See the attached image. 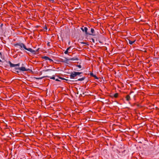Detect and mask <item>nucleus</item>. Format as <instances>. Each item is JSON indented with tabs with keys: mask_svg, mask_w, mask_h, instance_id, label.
Segmentation results:
<instances>
[{
	"mask_svg": "<svg viewBox=\"0 0 159 159\" xmlns=\"http://www.w3.org/2000/svg\"><path fill=\"white\" fill-rule=\"evenodd\" d=\"M17 46L20 47V48L22 50H26L33 53L35 54L36 53V51L32 48H27L25 45L23 43H17L15 44V46Z\"/></svg>",
	"mask_w": 159,
	"mask_h": 159,
	"instance_id": "1",
	"label": "nucleus"
},
{
	"mask_svg": "<svg viewBox=\"0 0 159 159\" xmlns=\"http://www.w3.org/2000/svg\"><path fill=\"white\" fill-rule=\"evenodd\" d=\"M14 67V70L17 73H19L20 71H26L30 70V69H27L24 66H21V67L16 66Z\"/></svg>",
	"mask_w": 159,
	"mask_h": 159,
	"instance_id": "2",
	"label": "nucleus"
},
{
	"mask_svg": "<svg viewBox=\"0 0 159 159\" xmlns=\"http://www.w3.org/2000/svg\"><path fill=\"white\" fill-rule=\"evenodd\" d=\"M82 74V72L74 71L71 73L70 75V77L71 79H74L77 76H81L82 75H80Z\"/></svg>",
	"mask_w": 159,
	"mask_h": 159,
	"instance_id": "3",
	"label": "nucleus"
},
{
	"mask_svg": "<svg viewBox=\"0 0 159 159\" xmlns=\"http://www.w3.org/2000/svg\"><path fill=\"white\" fill-rule=\"evenodd\" d=\"M7 62L10 65V67L11 68L13 67H15L16 66H17L18 67H19L20 66V63H18L17 64H14L12 63L10 61H7Z\"/></svg>",
	"mask_w": 159,
	"mask_h": 159,
	"instance_id": "4",
	"label": "nucleus"
},
{
	"mask_svg": "<svg viewBox=\"0 0 159 159\" xmlns=\"http://www.w3.org/2000/svg\"><path fill=\"white\" fill-rule=\"evenodd\" d=\"M81 30L83 32H84L85 34L87 35H89V33H88L87 32L88 28L87 27H82L81 28Z\"/></svg>",
	"mask_w": 159,
	"mask_h": 159,
	"instance_id": "5",
	"label": "nucleus"
},
{
	"mask_svg": "<svg viewBox=\"0 0 159 159\" xmlns=\"http://www.w3.org/2000/svg\"><path fill=\"white\" fill-rule=\"evenodd\" d=\"M45 77L49 78L50 79H52L54 80H55L56 81H61L60 80H59L58 79V78L56 79L55 77L54 76V75H53L52 77L46 76H45Z\"/></svg>",
	"mask_w": 159,
	"mask_h": 159,
	"instance_id": "6",
	"label": "nucleus"
},
{
	"mask_svg": "<svg viewBox=\"0 0 159 159\" xmlns=\"http://www.w3.org/2000/svg\"><path fill=\"white\" fill-rule=\"evenodd\" d=\"M42 58L45 60L46 61L49 60L50 62H53V61L51 59L47 56L42 57Z\"/></svg>",
	"mask_w": 159,
	"mask_h": 159,
	"instance_id": "7",
	"label": "nucleus"
},
{
	"mask_svg": "<svg viewBox=\"0 0 159 159\" xmlns=\"http://www.w3.org/2000/svg\"><path fill=\"white\" fill-rule=\"evenodd\" d=\"M69 60L66 57H64V59H61V61L66 63H67Z\"/></svg>",
	"mask_w": 159,
	"mask_h": 159,
	"instance_id": "8",
	"label": "nucleus"
},
{
	"mask_svg": "<svg viewBox=\"0 0 159 159\" xmlns=\"http://www.w3.org/2000/svg\"><path fill=\"white\" fill-rule=\"evenodd\" d=\"M91 33H89V35H94V30L92 28H91Z\"/></svg>",
	"mask_w": 159,
	"mask_h": 159,
	"instance_id": "9",
	"label": "nucleus"
},
{
	"mask_svg": "<svg viewBox=\"0 0 159 159\" xmlns=\"http://www.w3.org/2000/svg\"><path fill=\"white\" fill-rule=\"evenodd\" d=\"M118 95H119L118 93H117L113 95H111L110 96L112 98H113V97H114L115 98H116L118 97Z\"/></svg>",
	"mask_w": 159,
	"mask_h": 159,
	"instance_id": "10",
	"label": "nucleus"
},
{
	"mask_svg": "<svg viewBox=\"0 0 159 159\" xmlns=\"http://www.w3.org/2000/svg\"><path fill=\"white\" fill-rule=\"evenodd\" d=\"M69 60V61H78V59L76 57H74L70 58Z\"/></svg>",
	"mask_w": 159,
	"mask_h": 159,
	"instance_id": "11",
	"label": "nucleus"
},
{
	"mask_svg": "<svg viewBox=\"0 0 159 159\" xmlns=\"http://www.w3.org/2000/svg\"><path fill=\"white\" fill-rule=\"evenodd\" d=\"M125 98L126 100L128 101H129L131 99L129 95H128L126 96Z\"/></svg>",
	"mask_w": 159,
	"mask_h": 159,
	"instance_id": "12",
	"label": "nucleus"
},
{
	"mask_svg": "<svg viewBox=\"0 0 159 159\" xmlns=\"http://www.w3.org/2000/svg\"><path fill=\"white\" fill-rule=\"evenodd\" d=\"M85 78V76H84V77H82L81 78H79V79H78L77 80H76V81H82L84 80Z\"/></svg>",
	"mask_w": 159,
	"mask_h": 159,
	"instance_id": "13",
	"label": "nucleus"
},
{
	"mask_svg": "<svg viewBox=\"0 0 159 159\" xmlns=\"http://www.w3.org/2000/svg\"><path fill=\"white\" fill-rule=\"evenodd\" d=\"M90 75L91 76L94 77L95 79H98V78L96 76V75H94L93 73H90Z\"/></svg>",
	"mask_w": 159,
	"mask_h": 159,
	"instance_id": "14",
	"label": "nucleus"
},
{
	"mask_svg": "<svg viewBox=\"0 0 159 159\" xmlns=\"http://www.w3.org/2000/svg\"><path fill=\"white\" fill-rule=\"evenodd\" d=\"M57 77L59 79H61V80H65L66 81H68L69 82V81H70V80H67V79H66L65 78H63L62 77H58V76H57Z\"/></svg>",
	"mask_w": 159,
	"mask_h": 159,
	"instance_id": "15",
	"label": "nucleus"
},
{
	"mask_svg": "<svg viewBox=\"0 0 159 159\" xmlns=\"http://www.w3.org/2000/svg\"><path fill=\"white\" fill-rule=\"evenodd\" d=\"M135 41V40L134 41H131L130 40H129V43L130 44V45H131L133 43H134Z\"/></svg>",
	"mask_w": 159,
	"mask_h": 159,
	"instance_id": "16",
	"label": "nucleus"
},
{
	"mask_svg": "<svg viewBox=\"0 0 159 159\" xmlns=\"http://www.w3.org/2000/svg\"><path fill=\"white\" fill-rule=\"evenodd\" d=\"M43 30H44L45 31H46L47 30V28L46 26L44 28Z\"/></svg>",
	"mask_w": 159,
	"mask_h": 159,
	"instance_id": "17",
	"label": "nucleus"
},
{
	"mask_svg": "<svg viewBox=\"0 0 159 159\" xmlns=\"http://www.w3.org/2000/svg\"><path fill=\"white\" fill-rule=\"evenodd\" d=\"M50 2H55L54 0H49Z\"/></svg>",
	"mask_w": 159,
	"mask_h": 159,
	"instance_id": "18",
	"label": "nucleus"
},
{
	"mask_svg": "<svg viewBox=\"0 0 159 159\" xmlns=\"http://www.w3.org/2000/svg\"><path fill=\"white\" fill-rule=\"evenodd\" d=\"M68 52L66 50L64 52V53L65 54H67L68 53Z\"/></svg>",
	"mask_w": 159,
	"mask_h": 159,
	"instance_id": "19",
	"label": "nucleus"
},
{
	"mask_svg": "<svg viewBox=\"0 0 159 159\" xmlns=\"http://www.w3.org/2000/svg\"><path fill=\"white\" fill-rule=\"evenodd\" d=\"M77 66L79 68H81V66L80 65H79Z\"/></svg>",
	"mask_w": 159,
	"mask_h": 159,
	"instance_id": "20",
	"label": "nucleus"
},
{
	"mask_svg": "<svg viewBox=\"0 0 159 159\" xmlns=\"http://www.w3.org/2000/svg\"><path fill=\"white\" fill-rule=\"evenodd\" d=\"M70 48H71V47H69V48H67V49H66V50L68 52V50H69V49H70Z\"/></svg>",
	"mask_w": 159,
	"mask_h": 159,
	"instance_id": "21",
	"label": "nucleus"
},
{
	"mask_svg": "<svg viewBox=\"0 0 159 159\" xmlns=\"http://www.w3.org/2000/svg\"><path fill=\"white\" fill-rule=\"evenodd\" d=\"M47 45L48 46H50V43L49 42H48L47 43Z\"/></svg>",
	"mask_w": 159,
	"mask_h": 159,
	"instance_id": "22",
	"label": "nucleus"
},
{
	"mask_svg": "<svg viewBox=\"0 0 159 159\" xmlns=\"http://www.w3.org/2000/svg\"><path fill=\"white\" fill-rule=\"evenodd\" d=\"M50 70H51V69H48V70H46L45 71H50Z\"/></svg>",
	"mask_w": 159,
	"mask_h": 159,
	"instance_id": "23",
	"label": "nucleus"
},
{
	"mask_svg": "<svg viewBox=\"0 0 159 159\" xmlns=\"http://www.w3.org/2000/svg\"><path fill=\"white\" fill-rule=\"evenodd\" d=\"M70 81H67V82L68 83H70V82H71V81L70 80Z\"/></svg>",
	"mask_w": 159,
	"mask_h": 159,
	"instance_id": "24",
	"label": "nucleus"
},
{
	"mask_svg": "<svg viewBox=\"0 0 159 159\" xmlns=\"http://www.w3.org/2000/svg\"><path fill=\"white\" fill-rule=\"evenodd\" d=\"M92 40L93 43L95 42L94 40L93 39H92Z\"/></svg>",
	"mask_w": 159,
	"mask_h": 159,
	"instance_id": "25",
	"label": "nucleus"
},
{
	"mask_svg": "<svg viewBox=\"0 0 159 159\" xmlns=\"http://www.w3.org/2000/svg\"><path fill=\"white\" fill-rule=\"evenodd\" d=\"M2 56V54L0 52V57H1Z\"/></svg>",
	"mask_w": 159,
	"mask_h": 159,
	"instance_id": "26",
	"label": "nucleus"
},
{
	"mask_svg": "<svg viewBox=\"0 0 159 159\" xmlns=\"http://www.w3.org/2000/svg\"><path fill=\"white\" fill-rule=\"evenodd\" d=\"M37 79H41V78H37Z\"/></svg>",
	"mask_w": 159,
	"mask_h": 159,
	"instance_id": "27",
	"label": "nucleus"
},
{
	"mask_svg": "<svg viewBox=\"0 0 159 159\" xmlns=\"http://www.w3.org/2000/svg\"><path fill=\"white\" fill-rule=\"evenodd\" d=\"M2 61L0 59V62H1Z\"/></svg>",
	"mask_w": 159,
	"mask_h": 159,
	"instance_id": "28",
	"label": "nucleus"
},
{
	"mask_svg": "<svg viewBox=\"0 0 159 159\" xmlns=\"http://www.w3.org/2000/svg\"><path fill=\"white\" fill-rule=\"evenodd\" d=\"M83 43V44H84V43Z\"/></svg>",
	"mask_w": 159,
	"mask_h": 159,
	"instance_id": "29",
	"label": "nucleus"
}]
</instances>
